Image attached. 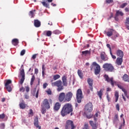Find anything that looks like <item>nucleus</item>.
Returning a JSON list of instances; mask_svg holds the SVG:
<instances>
[{
  "mask_svg": "<svg viewBox=\"0 0 129 129\" xmlns=\"http://www.w3.org/2000/svg\"><path fill=\"white\" fill-rule=\"evenodd\" d=\"M61 80H58L54 82H53V80L51 81V86L52 87H55V86H56L57 87V91L58 92H60V91H62L64 89V86H68V81H67V76H63ZM63 84V85H62Z\"/></svg>",
  "mask_w": 129,
  "mask_h": 129,
  "instance_id": "obj_1",
  "label": "nucleus"
},
{
  "mask_svg": "<svg viewBox=\"0 0 129 129\" xmlns=\"http://www.w3.org/2000/svg\"><path fill=\"white\" fill-rule=\"evenodd\" d=\"M73 97V93L71 92H68L66 94L64 92H61L58 96V100L60 102H69L71 101Z\"/></svg>",
  "mask_w": 129,
  "mask_h": 129,
  "instance_id": "obj_2",
  "label": "nucleus"
},
{
  "mask_svg": "<svg viewBox=\"0 0 129 129\" xmlns=\"http://www.w3.org/2000/svg\"><path fill=\"white\" fill-rule=\"evenodd\" d=\"M73 111V107L70 103H66L62 107L60 111V114L63 117L66 116L67 114L71 113Z\"/></svg>",
  "mask_w": 129,
  "mask_h": 129,
  "instance_id": "obj_3",
  "label": "nucleus"
},
{
  "mask_svg": "<svg viewBox=\"0 0 129 129\" xmlns=\"http://www.w3.org/2000/svg\"><path fill=\"white\" fill-rule=\"evenodd\" d=\"M41 106V112L42 114H45V113H46V109H50L51 107V106H50V103H49V101H48V99H44L43 100Z\"/></svg>",
  "mask_w": 129,
  "mask_h": 129,
  "instance_id": "obj_4",
  "label": "nucleus"
},
{
  "mask_svg": "<svg viewBox=\"0 0 129 129\" xmlns=\"http://www.w3.org/2000/svg\"><path fill=\"white\" fill-rule=\"evenodd\" d=\"M103 68L105 71H108V72H112L114 70V68L111 63H106L103 65Z\"/></svg>",
  "mask_w": 129,
  "mask_h": 129,
  "instance_id": "obj_5",
  "label": "nucleus"
},
{
  "mask_svg": "<svg viewBox=\"0 0 129 129\" xmlns=\"http://www.w3.org/2000/svg\"><path fill=\"white\" fill-rule=\"evenodd\" d=\"M76 97L77 102L78 103H80L81 102V100H82V98H83L82 90L81 89H79L77 91Z\"/></svg>",
  "mask_w": 129,
  "mask_h": 129,
  "instance_id": "obj_6",
  "label": "nucleus"
},
{
  "mask_svg": "<svg viewBox=\"0 0 129 129\" xmlns=\"http://www.w3.org/2000/svg\"><path fill=\"white\" fill-rule=\"evenodd\" d=\"M92 65L94 67H95L94 69L95 75H98L100 73V66L96 62H93Z\"/></svg>",
  "mask_w": 129,
  "mask_h": 129,
  "instance_id": "obj_7",
  "label": "nucleus"
},
{
  "mask_svg": "<svg viewBox=\"0 0 129 129\" xmlns=\"http://www.w3.org/2000/svg\"><path fill=\"white\" fill-rule=\"evenodd\" d=\"M104 77L105 79V81H107L108 82L111 83L112 87H114V84H115L116 82L113 81V78H109V77H108V75H105Z\"/></svg>",
  "mask_w": 129,
  "mask_h": 129,
  "instance_id": "obj_8",
  "label": "nucleus"
},
{
  "mask_svg": "<svg viewBox=\"0 0 129 129\" xmlns=\"http://www.w3.org/2000/svg\"><path fill=\"white\" fill-rule=\"evenodd\" d=\"M93 110V105L92 103L89 102L87 103L85 106V111H92Z\"/></svg>",
  "mask_w": 129,
  "mask_h": 129,
  "instance_id": "obj_9",
  "label": "nucleus"
},
{
  "mask_svg": "<svg viewBox=\"0 0 129 129\" xmlns=\"http://www.w3.org/2000/svg\"><path fill=\"white\" fill-rule=\"evenodd\" d=\"M100 57L102 61H108V56L105 54V52H103L100 53Z\"/></svg>",
  "mask_w": 129,
  "mask_h": 129,
  "instance_id": "obj_10",
  "label": "nucleus"
},
{
  "mask_svg": "<svg viewBox=\"0 0 129 129\" xmlns=\"http://www.w3.org/2000/svg\"><path fill=\"white\" fill-rule=\"evenodd\" d=\"M87 83L89 85L90 89L92 91H93V80L92 79L88 78L87 79Z\"/></svg>",
  "mask_w": 129,
  "mask_h": 129,
  "instance_id": "obj_11",
  "label": "nucleus"
},
{
  "mask_svg": "<svg viewBox=\"0 0 129 129\" xmlns=\"http://www.w3.org/2000/svg\"><path fill=\"white\" fill-rule=\"evenodd\" d=\"M34 124L36 128L41 129V126L39 125V119L38 117L34 118Z\"/></svg>",
  "mask_w": 129,
  "mask_h": 129,
  "instance_id": "obj_12",
  "label": "nucleus"
},
{
  "mask_svg": "<svg viewBox=\"0 0 129 129\" xmlns=\"http://www.w3.org/2000/svg\"><path fill=\"white\" fill-rule=\"evenodd\" d=\"M89 123L92 126V129H97V127H98V123H94L93 121L90 120L89 121Z\"/></svg>",
  "mask_w": 129,
  "mask_h": 129,
  "instance_id": "obj_13",
  "label": "nucleus"
},
{
  "mask_svg": "<svg viewBox=\"0 0 129 129\" xmlns=\"http://www.w3.org/2000/svg\"><path fill=\"white\" fill-rule=\"evenodd\" d=\"M114 31V30L113 29H109L108 31H104V33L106 34L108 37H111Z\"/></svg>",
  "mask_w": 129,
  "mask_h": 129,
  "instance_id": "obj_14",
  "label": "nucleus"
},
{
  "mask_svg": "<svg viewBox=\"0 0 129 129\" xmlns=\"http://www.w3.org/2000/svg\"><path fill=\"white\" fill-rule=\"evenodd\" d=\"M92 111H85V113L87 118H91L93 116V114L91 113Z\"/></svg>",
  "mask_w": 129,
  "mask_h": 129,
  "instance_id": "obj_15",
  "label": "nucleus"
},
{
  "mask_svg": "<svg viewBox=\"0 0 129 129\" xmlns=\"http://www.w3.org/2000/svg\"><path fill=\"white\" fill-rule=\"evenodd\" d=\"M60 107H61V104L59 102H56L53 107V109L55 111H58V109H60Z\"/></svg>",
  "mask_w": 129,
  "mask_h": 129,
  "instance_id": "obj_16",
  "label": "nucleus"
},
{
  "mask_svg": "<svg viewBox=\"0 0 129 129\" xmlns=\"http://www.w3.org/2000/svg\"><path fill=\"white\" fill-rule=\"evenodd\" d=\"M116 54L118 57H120V58H123V51H122V50L120 49L117 50Z\"/></svg>",
  "mask_w": 129,
  "mask_h": 129,
  "instance_id": "obj_17",
  "label": "nucleus"
},
{
  "mask_svg": "<svg viewBox=\"0 0 129 129\" xmlns=\"http://www.w3.org/2000/svg\"><path fill=\"white\" fill-rule=\"evenodd\" d=\"M34 25L36 28L41 27V22L38 20H34Z\"/></svg>",
  "mask_w": 129,
  "mask_h": 129,
  "instance_id": "obj_18",
  "label": "nucleus"
},
{
  "mask_svg": "<svg viewBox=\"0 0 129 129\" xmlns=\"http://www.w3.org/2000/svg\"><path fill=\"white\" fill-rule=\"evenodd\" d=\"M27 105L24 100H22L21 102L19 104V106L21 109H25Z\"/></svg>",
  "mask_w": 129,
  "mask_h": 129,
  "instance_id": "obj_19",
  "label": "nucleus"
},
{
  "mask_svg": "<svg viewBox=\"0 0 129 129\" xmlns=\"http://www.w3.org/2000/svg\"><path fill=\"white\" fill-rule=\"evenodd\" d=\"M97 95L99 96L100 99H102V96L103 95V89H101L99 91H97Z\"/></svg>",
  "mask_w": 129,
  "mask_h": 129,
  "instance_id": "obj_20",
  "label": "nucleus"
},
{
  "mask_svg": "<svg viewBox=\"0 0 129 129\" xmlns=\"http://www.w3.org/2000/svg\"><path fill=\"white\" fill-rule=\"evenodd\" d=\"M122 57H117L116 60V63L119 66L121 65V64L122 63Z\"/></svg>",
  "mask_w": 129,
  "mask_h": 129,
  "instance_id": "obj_21",
  "label": "nucleus"
},
{
  "mask_svg": "<svg viewBox=\"0 0 129 129\" xmlns=\"http://www.w3.org/2000/svg\"><path fill=\"white\" fill-rule=\"evenodd\" d=\"M122 80L125 82H129V76L127 74H125L122 77Z\"/></svg>",
  "mask_w": 129,
  "mask_h": 129,
  "instance_id": "obj_22",
  "label": "nucleus"
},
{
  "mask_svg": "<svg viewBox=\"0 0 129 129\" xmlns=\"http://www.w3.org/2000/svg\"><path fill=\"white\" fill-rule=\"evenodd\" d=\"M118 120H119L118 114H115V115L113 119V123H117V122L118 121Z\"/></svg>",
  "mask_w": 129,
  "mask_h": 129,
  "instance_id": "obj_23",
  "label": "nucleus"
},
{
  "mask_svg": "<svg viewBox=\"0 0 129 129\" xmlns=\"http://www.w3.org/2000/svg\"><path fill=\"white\" fill-rule=\"evenodd\" d=\"M12 43L14 45V46H18L19 44V39L17 38H15L12 40Z\"/></svg>",
  "mask_w": 129,
  "mask_h": 129,
  "instance_id": "obj_24",
  "label": "nucleus"
},
{
  "mask_svg": "<svg viewBox=\"0 0 129 129\" xmlns=\"http://www.w3.org/2000/svg\"><path fill=\"white\" fill-rule=\"evenodd\" d=\"M123 15L124 14L122 13V12L120 11L119 10L116 11V12L115 14L116 17H119V16H120L121 17H122Z\"/></svg>",
  "mask_w": 129,
  "mask_h": 129,
  "instance_id": "obj_25",
  "label": "nucleus"
},
{
  "mask_svg": "<svg viewBox=\"0 0 129 129\" xmlns=\"http://www.w3.org/2000/svg\"><path fill=\"white\" fill-rule=\"evenodd\" d=\"M90 50H85L82 52V55L83 56L84 55L85 56H86V55H90Z\"/></svg>",
  "mask_w": 129,
  "mask_h": 129,
  "instance_id": "obj_26",
  "label": "nucleus"
},
{
  "mask_svg": "<svg viewBox=\"0 0 129 129\" xmlns=\"http://www.w3.org/2000/svg\"><path fill=\"white\" fill-rule=\"evenodd\" d=\"M78 74L79 76V77L81 78V79H82L83 78V73H82V71L80 70H78Z\"/></svg>",
  "mask_w": 129,
  "mask_h": 129,
  "instance_id": "obj_27",
  "label": "nucleus"
},
{
  "mask_svg": "<svg viewBox=\"0 0 129 129\" xmlns=\"http://www.w3.org/2000/svg\"><path fill=\"white\" fill-rule=\"evenodd\" d=\"M42 77H45V71L46 70V69H45V64H42Z\"/></svg>",
  "mask_w": 129,
  "mask_h": 129,
  "instance_id": "obj_28",
  "label": "nucleus"
},
{
  "mask_svg": "<svg viewBox=\"0 0 129 129\" xmlns=\"http://www.w3.org/2000/svg\"><path fill=\"white\" fill-rule=\"evenodd\" d=\"M114 97H115V102H117L118 100V97H119V95L118 94V93L117 92H115L114 94Z\"/></svg>",
  "mask_w": 129,
  "mask_h": 129,
  "instance_id": "obj_29",
  "label": "nucleus"
},
{
  "mask_svg": "<svg viewBox=\"0 0 129 129\" xmlns=\"http://www.w3.org/2000/svg\"><path fill=\"white\" fill-rule=\"evenodd\" d=\"M35 79H36V78L35 77V75H34L33 76H32L31 79L30 85H33Z\"/></svg>",
  "mask_w": 129,
  "mask_h": 129,
  "instance_id": "obj_30",
  "label": "nucleus"
},
{
  "mask_svg": "<svg viewBox=\"0 0 129 129\" xmlns=\"http://www.w3.org/2000/svg\"><path fill=\"white\" fill-rule=\"evenodd\" d=\"M51 35H52V31L50 30L46 31V36L47 37H51Z\"/></svg>",
  "mask_w": 129,
  "mask_h": 129,
  "instance_id": "obj_31",
  "label": "nucleus"
},
{
  "mask_svg": "<svg viewBox=\"0 0 129 129\" xmlns=\"http://www.w3.org/2000/svg\"><path fill=\"white\" fill-rule=\"evenodd\" d=\"M41 3L43 7H45V8H49V4H48V3H46L45 2H41Z\"/></svg>",
  "mask_w": 129,
  "mask_h": 129,
  "instance_id": "obj_32",
  "label": "nucleus"
},
{
  "mask_svg": "<svg viewBox=\"0 0 129 129\" xmlns=\"http://www.w3.org/2000/svg\"><path fill=\"white\" fill-rule=\"evenodd\" d=\"M5 87L8 92H11V91H12V87L11 86H5Z\"/></svg>",
  "mask_w": 129,
  "mask_h": 129,
  "instance_id": "obj_33",
  "label": "nucleus"
},
{
  "mask_svg": "<svg viewBox=\"0 0 129 129\" xmlns=\"http://www.w3.org/2000/svg\"><path fill=\"white\" fill-rule=\"evenodd\" d=\"M126 6H127V3H125L122 4V5H121L119 7V8H120V9H123L125 7H126Z\"/></svg>",
  "mask_w": 129,
  "mask_h": 129,
  "instance_id": "obj_34",
  "label": "nucleus"
},
{
  "mask_svg": "<svg viewBox=\"0 0 129 129\" xmlns=\"http://www.w3.org/2000/svg\"><path fill=\"white\" fill-rule=\"evenodd\" d=\"M60 78V75H55L53 76V80L55 81L57 80V79H59Z\"/></svg>",
  "mask_w": 129,
  "mask_h": 129,
  "instance_id": "obj_35",
  "label": "nucleus"
},
{
  "mask_svg": "<svg viewBox=\"0 0 129 129\" xmlns=\"http://www.w3.org/2000/svg\"><path fill=\"white\" fill-rule=\"evenodd\" d=\"M11 83H12V80H8L5 83V86H10L9 84H11Z\"/></svg>",
  "mask_w": 129,
  "mask_h": 129,
  "instance_id": "obj_36",
  "label": "nucleus"
},
{
  "mask_svg": "<svg viewBox=\"0 0 129 129\" xmlns=\"http://www.w3.org/2000/svg\"><path fill=\"white\" fill-rule=\"evenodd\" d=\"M20 75H21L22 77H25V70H24V69H22L20 71Z\"/></svg>",
  "mask_w": 129,
  "mask_h": 129,
  "instance_id": "obj_37",
  "label": "nucleus"
},
{
  "mask_svg": "<svg viewBox=\"0 0 129 129\" xmlns=\"http://www.w3.org/2000/svg\"><path fill=\"white\" fill-rule=\"evenodd\" d=\"M122 119H123V123L121 124L119 126V127H121V128H122V127L124 126L125 124V120H124V118H122Z\"/></svg>",
  "mask_w": 129,
  "mask_h": 129,
  "instance_id": "obj_38",
  "label": "nucleus"
},
{
  "mask_svg": "<svg viewBox=\"0 0 129 129\" xmlns=\"http://www.w3.org/2000/svg\"><path fill=\"white\" fill-rule=\"evenodd\" d=\"M46 92L48 95H51V94H52V91H51L50 89H48L47 90H46Z\"/></svg>",
  "mask_w": 129,
  "mask_h": 129,
  "instance_id": "obj_39",
  "label": "nucleus"
},
{
  "mask_svg": "<svg viewBox=\"0 0 129 129\" xmlns=\"http://www.w3.org/2000/svg\"><path fill=\"white\" fill-rule=\"evenodd\" d=\"M119 36V34L118 33H116L115 35L112 37V40H115Z\"/></svg>",
  "mask_w": 129,
  "mask_h": 129,
  "instance_id": "obj_40",
  "label": "nucleus"
},
{
  "mask_svg": "<svg viewBox=\"0 0 129 129\" xmlns=\"http://www.w3.org/2000/svg\"><path fill=\"white\" fill-rule=\"evenodd\" d=\"M24 81H25V77H22L20 82V84H23Z\"/></svg>",
  "mask_w": 129,
  "mask_h": 129,
  "instance_id": "obj_41",
  "label": "nucleus"
},
{
  "mask_svg": "<svg viewBox=\"0 0 129 129\" xmlns=\"http://www.w3.org/2000/svg\"><path fill=\"white\" fill-rule=\"evenodd\" d=\"M53 33L55 34V35H58V34H60V31H59V30H55L53 31Z\"/></svg>",
  "mask_w": 129,
  "mask_h": 129,
  "instance_id": "obj_42",
  "label": "nucleus"
},
{
  "mask_svg": "<svg viewBox=\"0 0 129 129\" xmlns=\"http://www.w3.org/2000/svg\"><path fill=\"white\" fill-rule=\"evenodd\" d=\"M29 16L31 18H34V12H33V11H30Z\"/></svg>",
  "mask_w": 129,
  "mask_h": 129,
  "instance_id": "obj_43",
  "label": "nucleus"
},
{
  "mask_svg": "<svg viewBox=\"0 0 129 129\" xmlns=\"http://www.w3.org/2000/svg\"><path fill=\"white\" fill-rule=\"evenodd\" d=\"M25 53H26V50H25V49L22 50L20 53L21 56H24V55H25Z\"/></svg>",
  "mask_w": 129,
  "mask_h": 129,
  "instance_id": "obj_44",
  "label": "nucleus"
},
{
  "mask_svg": "<svg viewBox=\"0 0 129 129\" xmlns=\"http://www.w3.org/2000/svg\"><path fill=\"white\" fill-rule=\"evenodd\" d=\"M5 117L6 115L5 114V113H2V114H0V118L1 119H4V118H5Z\"/></svg>",
  "mask_w": 129,
  "mask_h": 129,
  "instance_id": "obj_45",
  "label": "nucleus"
},
{
  "mask_svg": "<svg viewBox=\"0 0 129 129\" xmlns=\"http://www.w3.org/2000/svg\"><path fill=\"white\" fill-rule=\"evenodd\" d=\"M83 129H89V126H88V124L86 123L84 124V127Z\"/></svg>",
  "mask_w": 129,
  "mask_h": 129,
  "instance_id": "obj_46",
  "label": "nucleus"
},
{
  "mask_svg": "<svg viewBox=\"0 0 129 129\" xmlns=\"http://www.w3.org/2000/svg\"><path fill=\"white\" fill-rule=\"evenodd\" d=\"M110 54L112 58V59H116V56L112 54V52L110 51Z\"/></svg>",
  "mask_w": 129,
  "mask_h": 129,
  "instance_id": "obj_47",
  "label": "nucleus"
},
{
  "mask_svg": "<svg viewBox=\"0 0 129 129\" xmlns=\"http://www.w3.org/2000/svg\"><path fill=\"white\" fill-rule=\"evenodd\" d=\"M121 90H122V91H123V92H124V95H126V93H127V92L126 91V90H125V89L123 88L121 89Z\"/></svg>",
  "mask_w": 129,
  "mask_h": 129,
  "instance_id": "obj_48",
  "label": "nucleus"
},
{
  "mask_svg": "<svg viewBox=\"0 0 129 129\" xmlns=\"http://www.w3.org/2000/svg\"><path fill=\"white\" fill-rule=\"evenodd\" d=\"M106 4H111L113 3V0H106Z\"/></svg>",
  "mask_w": 129,
  "mask_h": 129,
  "instance_id": "obj_49",
  "label": "nucleus"
},
{
  "mask_svg": "<svg viewBox=\"0 0 129 129\" xmlns=\"http://www.w3.org/2000/svg\"><path fill=\"white\" fill-rule=\"evenodd\" d=\"M115 107H116V109L118 111H119V104H116V106H115Z\"/></svg>",
  "mask_w": 129,
  "mask_h": 129,
  "instance_id": "obj_50",
  "label": "nucleus"
},
{
  "mask_svg": "<svg viewBox=\"0 0 129 129\" xmlns=\"http://www.w3.org/2000/svg\"><path fill=\"white\" fill-rule=\"evenodd\" d=\"M106 46L107 47V48H108L109 49L110 52H111V47H110V44H107Z\"/></svg>",
  "mask_w": 129,
  "mask_h": 129,
  "instance_id": "obj_51",
  "label": "nucleus"
},
{
  "mask_svg": "<svg viewBox=\"0 0 129 129\" xmlns=\"http://www.w3.org/2000/svg\"><path fill=\"white\" fill-rule=\"evenodd\" d=\"M39 91H40L39 90H37L36 95H35V97L36 98H38V97H39Z\"/></svg>",
  "mask_w": 129,
  "mask_h": 129,
  "instance_id": "obj_52",
  "label": "nucleus"
},
{
  "mask_svg": "<svg viewBox=\"0 0 129 129\" xmlns=\"http://www.w3.org/2000/svg\"><path fill=\"white\" fill-rule=\"evenodd\" d=\"M25 89L26 92H29V91H30V87H29L28 86L25 87Z\"/></svg>",
  "mask_w": 129,
  "mask_h": 129,
  "instance_id": "obj_53",
  "label": "nucleus"
},
{
  "mask_svg": "<svg viewBox=\"0 0 129 129\" xmlns=\"http://www.w3.org/2000/svg\"><path fill=\"white\" fill-rule=\"evenodd\" d=\"M20 91L21 92H25V88H24V87H22L20 88Z\"/></svg>",
  "mask_w": 129,
  "mask_h": 129,
  "instance_id": "obj_54",
  "label": "nucleus"
},
{
  "mask_svg": "<svg viewBox=\"0 0 129 129\" xmlns=\"http://www.w3.org/2000/svg\"><path fill=\"white\" fill-rule=\"evenodd\" d=\"M47 85H48V83H45L43 84V87L44 89H45V88H47Z\"/></svg>",
  "mask_w": 129,
  "mask_h": 129,
  "instance_id": "obj_55",
  "label": "nucleus"
},
{
  "mask_svg": "<svg viewBox=\"0 0 129 129\" xmlns=\"http://www.w3.org/2000/svg\"><path fill=\"white\" fill-rule=\"evenodd\" d=\"M5 126H6V125H5V123H2L1 125V128L2 129H5Z\"/></svg>",
  "mask_w": 129,
  "mask_h": 129,
  "instance_id": "obj_56",
  "label": "nucleus"
},
{
  "mask_svg": "<svg viewBox=\"0 0 129 129\" xmlns=\"http://www.w3.org/2000/svg\"><path fill=\"white\" fill-rule=\"evenodd\" d=\"M34 72L35 74H38L39 73V70L38 69H35Z\"/></svg>",
  "mask_w": 129,
  "mask_h": 129,
  "instance_id": "obj_57",
  "label": "nucleus"
},
{
  "mask_svg": "<svg viewBox=\"0 0 129 129\" xmlns=\"http://www.w3.org/2000/svg\"><path fill=\"white\" fill-rule=\"evenodd\" d=\"M107 99L108 101H110V97H109V95H108V94H107Z\"/></svg>",
  "mask_w": 129,
  "mask_h": 129,
  "instance_id": "obj_58",
  "label": "nucleus"
},
{
  "mask_svg": "<svg viewBox=\"0 0 129 129\" xmlns=\"http://www.w3.org/2000/svg\"><path fill=\"white\" fill-rule=\"evenodd\" d=\"M29 114H31V115H33V110L32 109H30L29 110Z\"/></svg>",
  "mask_w": 129,
  "mask_h": 129,
  "instance_id": "obj_59",
  "label": "nucleus"
},
{
  "mask_svg": "<svg viewBox=\"0 0 129 129\" xmlns=\"http://www.w3.org/2000/svg\"><path fill=\"white\" fill-rule=\"evenodd\" d=\"M24 97H25V99H28L29 98V95L25 94L24 95Z\"/></svg>",
  "mask_w": 129,
  "mask_h": 129,
  "instance_id": "obj_60",
  "label": "nucleus"
},
{
  "mask_svg": "<svg viewBox=\"0 0 129 129\" xmlns=\"http://www.w3.org/2000/svg\"><path fill=\"white\" fill-rule=\"evenodd\" d=\"M117 86L118 87V88H119L120 89H122L123 88V87H122L121 85H117Z\"/></svg>",
  "mask_w": 129,
  "mask_h": 129,
  "instance_id": "obj_61",
  "label": "nucleus"
},
{
  "mask_svg": "<svg viewBox=\"0 0 129 129\" xmlns=\"http://www.w3.org/2000/svg\"><path fill=\"white\" fill-rule=\"evenodd\" d=\"M37 57V54H33L32 56V59H36V58Z\"/></svg>",
  "mask_w": 129,
  "mask_h": 129,
  "instance_id": "obj_62",
  "label": "nucleus"
},
{
  "mask_svg": "<svg viewBox=\"0 0 129 129\" xmlns=\"http://www.w3.org/2000/svg\"><path fill=\"white\" fill-rule=\"evenodd\" d=\"M125 12H126V13L129 12V9L127 8H125Z\"/></svg>",
  "mask_w": 129,
  "mask_h": 129,
  "instance_id": "obj_63",
  "label": "nucleus"
},
{
  "mask_svg": "<svg viewBox=\"0 0 129 129\" xmlns=\"http://www.w3.org/2000/svg\"><path fill=\"white\" fill-rule=\"evenodd\" d=\"M125 27H126L127 30H129V26H128L129 25L128 24H125Z\"/></svg>",
  "mask_w": 129,
  "mask_h": 129,
  "instance_id": "obj_64",
  "label": "nucleus"
}]
</instances>
